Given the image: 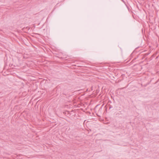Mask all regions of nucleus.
Listing matches in <instances>:
<instances>
[{
  "instance_id": "1",
  "label": "nucleus",
  "mask_w": 159,
  "mask_h": 159,
  "mask_svg": "<svg viewBox=\"0 0 159 159\" xmlns=\"http://www.w3.org/2000/svg\"><path fill=\"white\" fill-rule=\"evenodd\" d=\"M112 107L111 106H110V107H109V109H111V108H112Z\"/></svg>"
}]
</instances>
